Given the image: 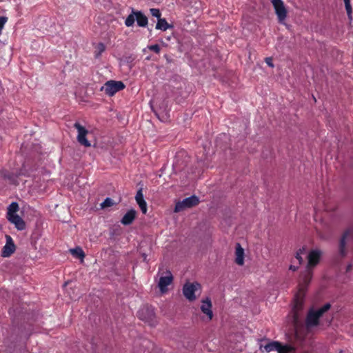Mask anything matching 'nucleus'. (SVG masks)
<instances>
[{"label": "nucleus", "mask_w": 353, "mask_h": 353, "mask_svg": "<svg viewBox=\"0 0 353 353\" xmlns=\"http://www.w3.org/2000/svg\"><path fill=\"white\" fill-rule=\"evenodd\" d=\"M322 252L319 249L312 250L307 255V264L306 272L299 283L298 292L294 297V308L297 310L301 309L304 296L312 279V270L319 262Z\"/></svg>", "instance_id": "1"}, {"label": "nucleus", "mask_w": 353, "mask_h": 353, "mask_svg": "<svg viewBox=\"0 0 353 353\" xmlns=\"http://www.w3.org/2000/svg\"><path fill=\"white\" fill-rule=\"evenodd\" d=\"M331 305L326 303L320 308L314 309L311 308L307 315L306 325L308 328L316 326L319 324V319L322 315L330 310Z\"/></svg>", "instance_id": "2"}, {"label": "nucleus", "mask_w": 353, "mask_h": 353, "mask_svg": "<svg viewBox=\"0 0 353 353\" xmlns=\"http://www.w3.org/2000/svg\"><path fill=\"white\" fill-rule=\"evenodd\" d=\"M138 316L141 320L154 326L156 324L154 310L151 306L144 305L138 312Z\"/></svg>", "instance_id": "3"}, {"label": "nucleus", "mask_w": 353, "mask_h": 353, "mask_svg": "<svg viewBox=\"0 0 353 353\" xmlns=\"http://www.w3.org/2000/svg\"><path fill=\"white\" fill-rule=\"evenodd\" d=\"M263 349L266 352L276 351L278 353H291L295 349L290 345H282L279 341H271L263 346Z\"/></svg>", "instance_id": "4"}, {"label": "nucleus", "mask_w": 353, "mask_h": 353, "mask_svg": "<svg viewBox=\"0 0 353 353\" xmlns=\"http://www.w3.org/2000/svg\"><path fill=\"white\" fill-rule=\"evenodd\" d=\"M201 289L198 282H186L183 287V294L189 301H193L196 299V292H201Z\"/></svg>", "instance_id": "5"}, {"label": "nucleus", "mask_w": 353, "mask_h": 353, "mask_svg": "<svg viewBox=\"0 0 353 353\" xmlns=\"http://www.w3.org/2000/svg\"><path fill=\"white\" fill-rule=\"evenodd\" d=\"M125 84L121 81H108L101 88L108 96H113L117 92L125 88Z\"/></svg>", "instance_id": "6"}, {"label": "nucleus", "mask_w": 353, "mask_h": 353, "mask_svg": "<svg viewBox=\"0 0 353 353\" xmlns=\"http://www.w3.org/2000/svg\"><path fill=\"white\" fill-rule=\"evenodd\" d=\"M199 199L196 196H191L190 197L185 198L183 201H179L176 203L174 207V212H179L185 208L195 206L199 203Z\"/></svg>", "instance_id": "7"}, {"label": "nucleus", "mask_w": 353, "mask_h": 353, "mask_svg": "<svg viewBox=\"0 0 353 353\" xmlns=\"http://www.w3.org/2000/svg\"><path fill=\"white\" fill-rule=\"evenodd\" d=\"M280 23H283L287 17V10L282 0H271Z\"/></svg>", "instance_id": "8"}, {"label": "nucleus", "mask_w": 353, "mask_h": 353, "mask_svg": "<svg viewBox=\"0 0 353 353\" xmlns=\"http://www.w3.org/2000/svg\"><path fill=\"white\" fill-rule=\"evenodd\" d=\"M173 281V276L170 270H166L165 275L161 276L158 282V287L162 294L168 291V286Z\"/></svg>", "instance_id": "9"}, {"label": "nucleus", "mask_w": 353, "mask_h": 353, "mask_svg": "<svg viewBox=\"0 0 353 353\" xmlns=\"http://www.w3.org/2000/svg\"><path fill=\"white\" fill-rule=\"evenodd\" d=\"M74 126L78 131V142L85 147H90L91 144L90 141L86 139V135L88 131L84 127H83L79 123H75L74 124Z\"/></svg>", "instance_id": "10"}, {"label": "nucleus", "mask_w": 353, "mask_h": 353, "mask_svg": "<svg viewBox=\"0 0 353 353\" xmlns=\"http://www.w3.org/2000/svg\"><path fill=\"white\" fill-rule=\"evenodd\" d=\"M6 244L1 250V256L5 258L10 256L16 250L12 238L10 235H6Z\"/></svg>", "instance_id": "11"}, {"label": "nucleus", "mask_w": 353, "mask_h": 353, "mask_svg": "<svg viewBox=\"0 0 353 353\" xmlns=\"http://www.w3.org/2000/svg\"><path fill=\"white\" fill-rule=\"evenodd\" d=\"M352 237V230H347L342 235L339 242V254L342 257L347 254L346 245Z\"/></svg>", "instance_id": "12"}, {"label": "nucleus", "mask_w": 353, "mask_h": 353, "mask_svg": "<svg viewBox=\"0 0 353 353\" xmlns=\"http://www.w3.org/2000/svg\"><path fill=\"white\" fill-rule=\"evenodd\" d=\"M201 310L202 312L208 316V320H211L213 317L212 310V302L210 298L207 297L201 301Z\"/></svg>", "instance_id": "13"}, {"label": "nucleus", "mask_w": 353, "mask_h": 353, "mask_svg": "<svg viewBox=\"0 0 353 353\" xmlns=\"http://www.w3.org/2000/svg\"><path fill=\"white\" fill-rule=\"evenodd\" d=\"M135 199L143 214H146L148 208L147 203L144 200L142 188H140L136 194Z\"/></svg>", "instance_id": "14"}, {"label": "nucleus", "mask_w": 353, "mask_h": 353, "mask_svg": "<svg viewBox=\"0 0 353 353\" xmlns=\"http://www.w3.org/2000/svg\"><path fill=\"white\" fill-rule=\"evenodd\" d=\"M7 219L10 223L14 225L17 230H23L26 228V223L24 221L18 214L11 215Z\"/></svg>", "instance_id": "15"}, {"label": "nucleus", "mask_w": 353, "mask_h": 353, "mask_svg": "<svg viewBox=\"0 0 353 353\" xmlns=\"http://www.w3.org/2000/svg\"><path fill=\"white\" fill-rule=\"evenodd\" d=\"M136 211L133 209L128 210L123 216L121 223L124 225L131 224L136 217Z\"/></svg>", "instance_id": "16"}, {"label": "nucleus", "mask_w": 353, "mask_h": 353, "mask_svg": "<svg viewBox=\"0 0 353 353\" xmlns=\"http://www.w3.org/2000/svg\"><path fill=\"white\" fill-rule=\"evenodd\" d=\"M235 255V262L239 265H243L244 263V250L239 243H236Z\"/></svg>", "instance_id": "17"}, {"label": "nucleus", "mask_w": 353, "mask_h": 353, "mask_svg": "<svg viewBox=\"0 0 353 353\" xmlns=\"http://www.w3.org/2000/svg\"><path fill=\"white\" fill-rule=\"evenodd\" d=\"M137 25L140 27H145L148 25V18L141 11L134 12Z\"/></svg>", "instance_id": "18"}, {"label": "nucleus", "mask_w": 353, "mask_h": 353, "mask_svg": "<svg viewBox=\"0 0 353 353\" xmlns=\"http://www.w3.org/2000/svg\"><path fill=\"white\" fill-rule=\"evenodd\" d=\"M172 26L167 22L165 19H159L156 25V29L165 31L166 30L172 28Z\"/></svg>", "instance_id": "19"}, {"label": "nucleus", "mask_w": 353, "mask_h": 353, "mask_svg": "<svg viewBox=\"0 0 353 353\" xmlns=\"http://www.w3.org/2000/svg\"><path fill=\"white\" fill-rule=\"evenodd\" d=\"M19 210V205L17 202L11 203L8 208L7 218L11 215L17 214L16 212Z\"/></svg>", "instance_id": "20"}, {"label": "nucleus", "mask_w": 353, "mask_h": 353, "mask_svg": "<svg viewBox=\"0 0 353 353\" xmlns=\"http://www.w3.org/2000/svg\"><path fill=\"white\" fill-rule=\"evenodd\" d=\"M105 46L103 43H99L95 47L94 57L99 59L105 51Z\"/></svg>", "instance_id": "21"}, {"label": "nucleus", "mask_w": 353, "mask_h": 353, "mask_svg": "<svg viewBox=\"0 0 353 353\" xmlns=\"http://www.w3.org/2000/svg\"><path fill=\"white\" fill-rule=\"evenodd\" d=\"M136 12L137 11H134V10H132V13L130 14H129L128 17L126 18V19L125 21V25L127 27H130L134 25V21L136 20V14H134V12Z\"/></svg>", "instance_id": "22"}, {"label": "nucleus", "mask_w": 353, "mask_h": 353, "mask_svg": "<svg viewBox=\"0 0 353 353\" xmlns=\"http://www.w3.org/2000/svg\"><path fill=\"white\" fill-rule=\"evenodd\" d=\"M71 254L77 257L83 259L85 256L84 252L81 248H76L70 250Z\"/></svg>", "instance_id": "23"}, {"label": "nucleus", "mask_w": 353, "mask_h": 353, "mask_svg": "<svg viewBox=\"0 0 353 353\" xmlns=\"http://www.w3.org/2000/svg\"><path fill=\"white\" fill-rule=\"evenodd\" d=\"M343 1L345 3V10L347 12L348 19H350V21H351L352 19V6H351V3H350V0H343Z\"/></svg>", "instance_id": "24"}, {"label": "nucleus", "mask_w": 353, "mask_h": 353, "mask_svg": "<svg viewBox=\"0 0 353 353\" xmlns=\"http://www.w3.org/2000/svg\"><path fill=\"white\" fill-rule=\"evenodd\" d=\"M305 248H302L296 252L295 258H296V259L298 260L299 264H301L302 262L303 261V259L301 255L305 253Z\"/></svg>", "instance_id": "25"}, {"label": "nucleus", "mask_w": 353, "mask_h": 353, "mask_svg": "<svg viewBox=\"0 0 353 353\" xmlns=\"http://www.w3.org/2000/svg\"><path fill=\"white\" fill-rule=\"evenodd\" d=\"M113 205V201L112 199L108 197L106 198L103 202L101 203V208H105L107 207H110Z\"/></svg>", "instance_id": "26"}, {"label": "nucleus", "mask_w": 353, "mask_h": 353, "mask_svg": "<svg viewBox=\"0 0 353 353\" xmlns=\"http://www.w3.org/2000/svg\"><path fill=\"white\" fill-rule=\"evenodd\" d=\"M150 11L151 14L153 17L158 18V19H161V12H160V10L159 9H157V8H151L150 10Z\"/></svg>", "instance_id": "27"}, {"label": "nucleus", "mask_w": 353, "mask_h": 353, "mask_svg": "<svg viewBox=\"0 0 353 353\" xmlns=\"http://www.w3.org/2000/svg\"><path fill=\"white\" fill-rule=\"evenodd\" d=\"M148 48L150 50L153 51L157 54H159L160 52V46L158 44L151 45L149 46Z\"/></svg>", "instance_id": "28"}, {"label": "nucleus", "mask_w": 353, "mask_h": 353, "mask_svg": "<svg viewBox=\"0 0 353 353\" xmlns=\"http://www.w3.org/2000/svg\"><path fill=\"white\" fill-rule=\"evenodd\" d=\"M7 21L8 18L6 17H0V34Z\"/></svg>", "instance_id": "29"}, {"label": "nucleus", "mask_w": 353, "mask_h": 353, "mask_svg": "<svg viewBox=\"0 0 353 353\" xmlns=\"http://www.w3.org/2000/svg\"><path fill=\"white\" fill-rule=\"evenodd\" d=\"M265 63L271 68L274 67V64L272 63V59L271 57L265 58Z\"/></svg>", "instance_id": "30"}, {"label": "nucleus", "mask_w": 353, "mask_h": 353, "mask_svg": "<svg viewBox=\"0 0 353 353\" xmlns=\"http://www.w3.org/2000/svg\"><path fill=\"white\" fill-rule=\"evenodd\" d=\"M298 267L297 266H295L294 265H290L289 267V269L292 271H296L297 270Z\"/></svg>", "instance_id": "31"}, {"label": "nucleus", "mask_w": 353, "mask_h": 353, "mask_svg": "<svg viewBox=\"0 0 353 353\" xmlns=\"http://www.w3.org/2000/svg\"><path fill=\"white\" fill-rule=\"evenodd\" d=\"M352 264H349V265L347 266V270H346V271H347V272L350 271V270H352Z\"/></svg>", "instance_id": "32"}]
</instances>
